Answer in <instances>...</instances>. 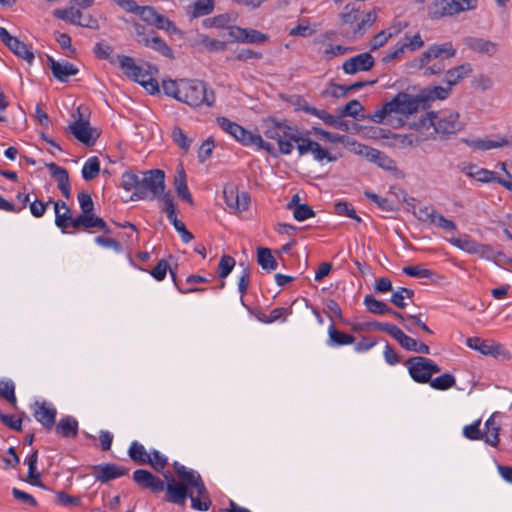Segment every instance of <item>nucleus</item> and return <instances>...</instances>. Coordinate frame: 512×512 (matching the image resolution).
<instances>
[{
    "label": "nucleus",
    "instance_id": "f257e3e1",
    "mask_svg": "<svg viewBox=\"0 0 512 512\" xmlns=\"http://www.w3.org/2000/svg\"><path fill=\"white\" fill-rule=\"evenodd\" d=\"M173 468L180 481H177L169 471L163 473L167 482L164 500L184 506L189 498L193 509L207 511L211 500L201 475L196 470L189 469L177 461L173 463Z\"/></svg>",
    "mask_w": 512,
    "mask_h": 512
},
{
    "label": "nucleus",
    "instance_id": "f03ea898",
    "mask_svg": "<svg viewBox=\"0 0 512 512\" xmlns=\"http://www.w3.org/2000/svg\"><path fill=\"white\" fill-rule=\"evenodd\" d=\"M162 89L165 95L175 98L190 107L206 105L212 106L215 102L213 90L208 89L205 82L193 79L162 81Z\"/></svg>",
    "mask_w": 512,
    "mask_h": 512
},
{
    "label": "nucleus",
    "instance_id": "7ed1b4c3",
    "mask_svg": "<svg viewBox=\"0 0 512 512\" xmlns=\"http://www.w3.org/2000/svg\"><path fill=\"white\" fill-rule=\"evenodd\" d=\"M217 123L222 130L233 136L241 144L245 146H256L258 149L265 150L274 157L277 156L274 145L264 141L260 134L252 133L226 117H218Z\"/></svg>",
    "mask_w": 512,
    "mask_h": 512
},
{
    "label": "nucleus",
    "instance_id": "20e7f679",
    "mask_svg": "<svg viewBox=\"0 0 512 512\" xmlns=\"http://www.w3.org/2000/svg\"><path fill=\"white\" fill-rule=\"evenodd\" d=\"M165 190V173L160 169H151L141 172L139 185L130 196V201L149 199L153 200L163 194Z\"/></svg>",
    "mask_w": 512,
    "mask_h": 512
},
{
    "label": "nucleus",
    "instance_id": "39448f33",
    "mask_svg": "<svg viewBox=\"0 0 512 512\" xmlns=\"http://www.w3.org/2000/svg\"><path fill=\"white\" fill-rule=\"evenodd\" d=\"M456 55V49L453 47L451 42H445L441 44H433L426 51L421 54V57L417 60V66L419 68L424 67L432 59H444L452 58ZM445 69V65L442 60L434 63L433 65L427 66L424 69V75L440 74Z\"/></svg>",
    "mask_w": 512,
    "mask_h": 512
},
{
    "label": "nucleus",
    "instance_id": "423d86ee",
    "mask_svg": "<svg viewBox=\"0 0 512 512\" xmlns=\"http://www.w3.org/2000/svg\"><path fill=\"white\" fill-rule=\"evenodd\" d=\"M263 134L268 139L277 141L278 149L281 154L289 155L293 151V144L290 139L295 131V128L287 125L284 122L276 121L274 118H269L263 121Z\"/></svg>",
    "mask_w": 512,
    "mask_h": 512
},
{
    "label": "nucleus",
    "instance_id": "0eeeda50",
    "mask_svg": "<svg viewBox=\"0 0 512 512\" xmlns=\"http://www.w3.org/2000/svg\"><path fill=\"white\" fill-rule=\"evenodd\" d=\"M477 0H435L427 8L430 19L452 16L476 7Z\"/></svg>",
    "mask_w": 512,
    "mask_h": 512
},
{
    "label": "nucleus",
    "instance_id": "6e6552de",
    "mask_svg": "<svg viewBox=\"0 0 512 512\" xmlns=\"http://www.w3.org/2000/svg\"><path fill=\"white\" fill-rule=\"evenodd\" d=\"M409 375L417 383H428L433 374L439 373L441 368L432 359L423 356H414L404 363Z\"/></svg>",
    "mask_w": 512,
    "mask_h": 512
},
{
    "label": "nucleus",
    "instance_id": "1a4fd4ad",
    "mask_svg": "<svg viewBox=\"0 0 512 512\" xmlns=\"http://www.w3.org/2000/svg\"><path fill=\"white\" fill-rule=\"evenodd\" d=\"M460 115L454 111H442L429 113V122L437 133L452 134L463 129L464 123L460 121Z\"/></svg>",
    "mask_w": 512,
    "mask_h": 512
},
{
    "label": "nucleus",
    "instance_id": "9d476101",
    "mask_svg": "<svg viewBox=\"0 0 512 512\" xmlns=\"http://www.w3.org/2000/svg\"><path fill=\"white\" fill-rule=\"evenodd\" d=\"M72 117L75 120L69 124L68 130L84 145H94L99 137V132L90 125L88 120L83 119L80 107H78L76 112L72 114Z\"/></svg>",
    "mask_w": 512,
    "mask_h": 512
},
{
    "label": "nucleus",
    "instance_id": "9b49d317",
    "mask_svg": "<svg viewBox=\"0 0 512 512\" xmlns=\"http://www.w3.org/2000/svg\"><path fill=\"white\" fill-rule=\"evenodd\" d=\"M290 143L297 144V150L300 156L311 153L317 161H323L326 159L327 161L332 162L335 160V158L332 157L326 149L321 147L318 142L303 137L297 129H295L292 138L290 139Z\"/></svg>",
    "mask_w": 512,
    "mask_h": 512
},
{
    "label": "nucleus",
    "instance_id": "f8f14e48",
    "mask_svg": "<svg viewBox=\"0 0 512 512\" xmlns=\"http://www.w3.org/2000/svg\"><path fill=\"white\" fill-rule=\"evenodd\" d=\"M223 198L230 213L246 211L250 205V196L247 192H239L234 183H227L223 188Z\"/></svg>",
    "mask_w": 512,
    "mask_h": 512
},
{
    "label": "nucleus",
    "instance_id": "ddd939ff",
    "mask_svg": "<svg viewBox=\"0 0 512 512\" xmlns=\"http://www.w3.org/2000/svg\"><path fill=\"white\" fill-rule=\"evenodd\" d=\"M422 99L414 97L405 92H399L388 103L389 109L392 113L401 115H412L419 109Z\"/></svg>",
    "mask_w": 512,
    "mask_h": 512
},
{
    "label": "nucleus",
    "instance_id": "4468645a",
    "mask_svg": "<svg viewBox=\"0 0 512 512\" xmlns=\"http://www.w3.org/2000/svg\"><path fill=\"white\" fill-rule=\"evenodd\" d=\"M133 481L141 489L149 490L154 494L166 492L167 483L157 475L145 469H137L133 472Z\"/></svg>",
    "mask_w": 512,
    "mask_h": 512
},
{
    "label": "nucleus",
    "instance_id": "2eb2a0df",
    "mask_svg": "<svg viewBox=\"0 0 512 512\" xmlns=\"http://www.w3.org/2000/svg\"><path fill=\"white\" fill-rule=\"evenodd\" d=\"M30 409L34 418L45 428L52 429L55 426L57 410L46 401H35L31 404Z\"/></svg>",
    "mask_w": 512,
    "mask_h": 512
},
{
    "label": "nucleus",
    "instance_id": "dca6fc26",
    "mask_svg": "<svg viewBox=\"0 0 512 512\" xmlns=\"http://www.w3.org/2000/svg\"><path fill=\"white\" fill-rule=\"evenodd\" d=\"M129 472L128 468L113 463L99 464L92 466V474L97 481L102 483L122 477Z\"/></svg>",
    "mask_w": 512,
    "mask_h": 512
},
{
    "label": "nucleus",
    "instance_id": "f3484780",
    "mask_svg": "<svg viewBox=\"0 0 512 512\" xmlns=\"http://www.w3.org/2000/svg\"><path fill=\"white\" fill-rule=\"evenodd\" d=\"M375 64L373 56L368 53H361L344 61L342 69L344 73L353 75L360 71H369Z\"/></svg>",
    "mask_w": 512,
    "mask_h": 512
},
{
    "label": "nucleus",
    "instance_id": "a211bd4d",
    "mask_svg": "<svg viewBox=\"0 0 512 512\" xmlns=\"http://www.w3.org/2000/svg\"><path fill=\"white\" fill-rule=\"evenodd\" d=\"M229 35L238 42L257 44L265 42L268 36L254 29H246L238 26H229Z\"/></svg>",
    "mask_w": 512,
    "mask_h": 512
},
{
    "label": "nucleus",
    "instance_id": "6ab92c4d",
    "mask_svg": "<svg viewBox=\"0 0 512 512\" xmlns=\"http://www.w3.org/2000/svg\"><path fill=\"white\" fill-rule=\"evenodd\" d=\"M48 65L53 76L61 82H66L70 76L78 73V68L68 61L59 62L52 57L47 56Z\"/></svg>",
    "mask_w": 512,
    "mask_h": 512
},
{
    "label": "nucleus",
    "instance_id": "aec40b11",
    "mask_svg": "<svg viewBox=\"0 0 512 512\" xmlns=\"http://www.w3.org/2000/svg\"><path fill=\"white\" fill-rule=\"evenodd\" d=\"M463 43L468 49L487 56H493L498 51L497 43L483 38L466 37L463 39Z\"/></svg>",
    "mask_w": 512,
    "mask_h": 512
},
{
    "label": "nucleus",
    "instance_id": "412c9836",
    "mask_svg": "<svg viewBox=\"0 0 512 512\" xmlns=\"http://www.w3.org/2000/svg\"><path fill=\"white\" fill-rule=\"evenodd\" d=\"M54 16L63 21H68L74 25H79L82 27H93L92 23H95L96 20L91 17H87L85 21H82V13L80 10L75 9L74 7L66 8V9H56L54 11Z\"/></svg>",
    "mask_w": 512,
    "mask_h": 512
},
{
    "label": "nucleus",
    "instance_id": "4be33fe9",
    "mask_svg": "<svg viewBox=\"0 0 512 512\" xmlns=\"http://www.w3.org/2000/svg\"><path fill=\"white\" fill-rule=\"evenodd\" d=\"M387 139V144L397 149H407L415 147L419 144V138L414 133L399 134L389 133L384 136Z\"/></svg>",
    "mask_w": 512,
    "mask_h": 512
},
{
    "label": "nucleus",
    "instance_id": "5701e85b",
    "mask_svg": "<svg viewBox=\"0 0 512 512\" xmlns=\"http://www.w3.org/2000/svg\"><path fill=\"white\" fill-rule=\"evenodd\" d=\"M136 74V76L132 77V80L141 84L147 92L152 95L160 92L159 83L153 78L150 66H148V69L139 66V71H136Z\"/></svg>",
    "mask_w": 512,
    "mask_h": 512
},
{
    "label": "nucleus",
    "instance_id": "b1692460",
    "mask_svg": "<svg viewBox=\"0 0 512 512\" xmlns=\"http://www.w3.org/2000/svg\"><path fill=\"white\" fill-rule=\"evenodd\" d=\"M303 111H305L307 114L313 115L315 117H318L321 119L324 124L331 126L336 129H345L346 124L344 121L341 120V117L333 116L332 114L328 113L326 110L317 109L315 107L311 106H304Z\"/></svg>",
    "mask_w": 512,
    "mask_h": 512
},
{
    "label": "nucleus",
    "instance_id": "393cba45",
    "mask_svg": "<svg viewBox=\"0 0 512 512\" xmlns=\"http://www.w3.org/2000/svg\"><path fill=\"white\" fill-rule=\"evenodd\" d=\"M467 345L471 349L477 350L480 353H482L483 355L496 356L497 354H500V351L502 350L501 345L482 340L479 337L468 338Z\"/></svg>",
    "mask_w": 512,
    "mask_h": 512
},
{
    "label": "nucleus",
    "instance_id": "a878e982",
    "mask_svg": "<svg viewBox=\"0 0 512 512\" xmlns=\"http://www.w3.org/2000/svg\"><path fill=\"white\" fill-rule=\"evenodd\" d=\"M58 435L65 438H75L78 434V421L72 416H65L55 426Z\"/></svg>",
    "mask_w": 512,
    "mask_h": 512
},
{
    "label": "nucleus",
    "instance_id": "bb28decb",
    "mask_svg": "<svg viewBox=\"0 0 512 512\" xmlns=\"http://www.w3.org/2000/svg\"><path fill=\"white\" fill-rule=\"evenodd\" d=\"M472 73V66L470 63H463L452 69H449L445 73L444 81L449 86L458 84L462 79L469 76Z\"/></svg>",
    "mask_w": 512,
    "mask_h": 512
},
{
    "label": "nucleus",
    "instance_id": "cd10ccee",
    "mask_svg": "<svg viewBox=\"0 0 512 512\" xmlns=\"http://www.w3.org/2000/svg\"><path fill=\"white\" fill-rule=\"evenodd\" d=\"M174 187L179 198H181L182 200L186 201L189 204H193V198L191 193L189 192L186 182V174L183 169L177 172L174 178Z\"/></svg>",
    "mask_w": 512,
    "mask_h": 512
},
{
    "label": "nucleus",
    "instance_id": "c85d7f7f",
    "mask_svg": "<svg viewBox=\"0 0 512 512\" xmlns=\"http://www.w3.org/2000/svg\"><path fill=\"white\" fill-rule=\"evenodd\" d=\"M140 44L150 47L155 51H158L165 57H173L171 48L164 42L163 39H161L158 36H155L154 32H152L151 38H144L143 40H140Z\"/></svg>",
    "mask_w": 512,
    "mask_h": 512
},
{
    "label": "nucleus",
    "instance_id": "c756f323",
    "mask_svg": "<svg viewBox=\"0 0 512 512\" xmlns=\"http://www.w3.org/2000/svg\"><path fill=\"white\" fill-rule=\"evenodd\" d=\"M7 47L18 57L26 60L28 63H32L35 56L32 50L17 37H14Z\"/></svg>",
    "mask_w": 512,
    "mask_h": 512
},
{
    "label": "nucleus",
    "instance_id": "7c9ffc66",
    "mask_svg": "<svg viewBox=\"0 0 512 512\" xmlns=\"http://www.w3.org/2000/svg\"><path fill=\"white\" fill-rule=\"evenodd\" d=\"M257 262L267 271L276 270L278 263L271 253V250L266 247H259L257 250Z\"/></svg>",
    "mask_w": 512,
    "mask_h": 512
},
{
    "label": "nucleus",
    "instance_id": "2f4dec72",
    "mask_svg": "<svg viewBox=\"0 0 512 512\" xmlns=\"http://www.w3.org/2000/svg\"><path fill=\"white\" fill-rule=\"evenodd\" d=\"M329 341L328 344L332 346H343L353 344L355 342L354 336L338 331L333 325L328 329Z\"/></svg>",
    "mask_w": 512,
    "mask_h": 512
},
{
    "label": "nucleus",
    "instance_id": "473e14b6",
    "mask_svg": "<svg viewBox=\"0 0 512 512\" xmlns=\"http://www.w3.org/2000/svg\"><path fill=\"white\" fill-rule=\"evenodd\" d=\"M499 430L500 427L495 422V415H492L485 422L483 438H485L486 443L494 447L497 446L499 444Z\"/></svg>",
    "mask_w": 512,
    "mask_h": 512
},
{
    "label": "nucleus",
    "instance_id": "72a5a7b5",
    "mask_svg": "<svg viewBox=\"0 0 512 512\" xmlns=\"http://www.w3.org/2000/svg\"><path fill=\"white\" fill-rule=\"evenodd\" d=\"M465 143L474 149L482 151L504 147L508 145V141L506 139H500L499 141H494L490 139H473L465 140Z\"/></svg>",
    "mask_w": 512,
    "mask_h": 512
},
{
    "label": "nucleus",
    "instance_id": "f704fd0d",
    "mask_svg": "<svg viewBox=\"0 0 512 512\" xmlns=\"http://www.w3.org/2000/svg\"><path fill=\"white\" fill-rule=\"evenodd\" d=\"M128 455L135 463L143 465L149 461V453L145 447L137 441H133L128 449Z\"/></svg>",
    "mask_w": 512,
    "mask_h": 512
},
{
    "label": "nucleus",
    "instance_id": "c9c22d12",
    "mask_svg": "<svg viewBox=\"0 0 512 512\" xmlns=\"http://www.w3.org/2000/svg\"><path fill=\"white\" fill-rule=\"evenodd\" d=\"M100 173V161L96 156L90 157L82 167V177L86 181L96 178Z\"/></svg>",
    "mask_w": 512,
    "mask_h": 512
},
{
    "label": "nucleus",
    "instance_id": "e433bc0d",
    "mask_svg": "<svg viewBox=\"0 0 512 512\" xmlns=\"http://www.w3.org/2000/svg\"><path fill=\"white\" fill-rule=\"evenodd\" d=\"M364 304L367 310L373 314L383 315L391 311V308L386 303L377 300L373 295H366Z\"/></svg>",
    "mask_w": 512,
    "mask_h": 512
},
{
    "label": "nucleus",
    "instance_id": "4c0bfd02",
    "mask_svg": "<svg viewBox=\"0 0 512 512\" xmlns=\"http://www.w3.org/2000/svg\"><path fill=\"white\" fill-rule=\"evenodd\" d=\"M0 397L13 406L16 405L15 384L11 379H0Z\"/></svg>",
    "mask_w": 512,
    "mask_h": 512
},
{
    "label": "nucleus",
    "instance_id": "58836bf2",
    "mask_svg": "<svg viewBox=\"0 0 512 512\" xmlns=\"http://www.w3.org/2000/svg\"><path fill=\"white\" fill-rule=\"evenodd\" d=\"M455 377L450 373H444L428 382L435 390H447L455 385Z\"/></svg>",
    "mask_w": 512,
    "mask_h": 512
},
{
    "label": "nucleus",
    "instance_id": "ea45409f",
    "mask_svg": "<svg viewBox=\"0 0 512 512\" xmlns=\"http://www.w3.org/2000/svg\"><path fill=\"white\" fill-rule=\"evenodd\" d=\"M192 17L197 18L210 14L214 9L213 0H196L192 6Z\"/></svg>",
    "mask_w": 512,
    "mask_h": 512
},
{
    "label": "nucleus",
    "instance_id": "a19ab883",
    "mask_svg": "<svg viewBox=\"0 0 512 512\" xmlns=\"http://www.w3.org/2000/svg\"><path fill=\"white\" fill-rule=\"evenodd\" d=\"M414 296V291L405 287H399L396 291H394L391 295L390 301L396 307L403 309L406 307V303L404 300L411 299Z\"/></svg>",
    "mask_w": 512,
    "mask_h": 512
},
{
    "label": "nucleus",
    "instance_id": "79ce46f5",
    "mask_svg": "<svg viewBox=\"0 0 512 512\" xmlns=\"http://www.w3.org/2000/svg\"><path fill=\"white\" fill-rule=\"evenodd\" d=\"M119 65L123 73L130 79L136 76V71H139V66L135 63L134 59L126 55H118Z\"/></svg>",
    "mask_w": 512,
    "mask_h": 512
},
{
    "label": "nucleus",
    "instance_id": "37998d69",
    "mask_svg": "<svg viewBox=\"0 0 512 512\" xmlns=\"http://www.w3.org/2000/svg\"><path fill=\"white\" fill-rule=\"evenodd\" d=\"M119 65L123 73L130 79L136 76V71H139V66L135 63L134 59L126 55H118Z\"/></svg>",
    "mask_w": 512,
    "mask_h": 512
},
{
    "label": "nucleus",
    "instance_id": "c03bdc74",
    "mask_svg": "<svg viewBox=\"0 0 512 512\" xmlns=\"http://www.w3.org/2000/svg\"><path fill=\"white\" fill-rule=\"evenodd\" d=\"M119 65L123 73L130 79L136 76V71H139V66L135 63L134 59L126 55H118Z\"/></svg>",
    "mask_w": 512,
    "mask_h": 512
},
{
    "label": "nucleus",
    "instance_id": "a18cd8bd",
    "mask_svg": "<svg viewBox=\"0 0 512 512\" xmlns=\"http://www.w3.org/2000/svg\"><path fill=\"white\" fill-rule=\"evenodd\" d=\"M449 242L455 247L466 251L471 254H475V252H479L478 244L476 241L470 239L469 237L464 238H451Z\"/></svg>",
    "mask_w": 512,
    "mask_h": 512
},
{
    "label": "nucleus",
    "instance_id": "49530a36",
    "mask_svg": "<svg viewBox=\"0 0 512 512\" xmlns=\"http://www.w3.org/2000/svg\"><path fill=\"white\" fill-rule=\"evenodd\" d=\"M167 463L168 459L166 456L162 455L158 450H152L149 453V461L146 464H149L157 472H163Z\"/></svg>",
    "mask_w": 512,
    "mask_h": 512
},
{
    "label": "nucleus",
    "instance_id": "de8ad7c7",
    "mask_svg": "<svg viewBox=\"0 0 512 512\" xmlns=\"http://www.w3.org/2000/svg\"><path fill=\"white\" fill-rule=\"evenodd\" d=\"M168 269L170 270L173 281L177 286L176 275L174 271L169 268V265L165 259H161L150 273L157 281H161L165 278Z\"/></svg>",
    "mask_w": 512,
    "mask_h": 512
},
{
    "label": "nucleus",
    "instance_id": "09e8293b",
    "mask_svg": "<svg viewBox=\"0 0 512 512\" xmlns=\"http://www.w3.org/2000/svg\"><path fill=\"white\" fill-rule=\"evenodd\" d=\"M63 211H56L55 213V224L58 228L65 232L68 228V223L72 218L71 210L67 204H62Z\"/></svg>",
    "mask_w": 512,
    "mask_h": 512
},
{
    "label": "nucleus",
    "instance_id": "8fccbe9b",
    "mask_svg": "<svg viewBox=\"0 0 512 512\" xmlns=\"http://www.w3.org/2000/svg\"><path fill=\"white\" fill-rule=\"evenodd\" d=\"M167 219L174 226L175 230L180 234V237L184 243H188L193 239L192 233L186 229L185 224L177 218L176 214L169 216Z\"/></svg>",
    "mask_w": 512,
    "mask_h": 512
},
{
    "label": "nucleus",
    "instance_id": "3c124183",
    "mask_svg": "<svg viewBox=\"0 0 512 512\" xmlns=\"http://www.w3.org/2000/svg\"><path fill=\"white\" fill-rule=\"evenodd\" d=\"M140 176L141 175H138L133 171H125L121 177V187L127 191H136L139 185Z\"/></svg>",
    "mask_w": 512,
    "mask_h": 512
},
{
    "label": "nucleus",
    "instance_id": "603ef678",
    "mask_svg": "<svg viewBox=\"0 0 512 512\" xmlns=\"http://www.w3.org/2000/svg\"><path fill=\"white\" fill-rule=\"evenodd\" d=\"M199 43L209 52H220L226 49V43L224 41L212 39L206 35L199 36Z\"/></svg>",
    "mask_w": 512,
    "mask_h": 512
},
{
    "label": "nucleus",
    "instance_id": "864d4df0",
    "mask_svg": "<svg viewBox=\"0 0 512 512\" xmlns=\"http://www.w3.org/2000/svg\"><path fill=\"white\" fill-rule=\"evenodd\" d=\"M172 139L185 152L189 150L192 140L186 136L180 127L173 128Z\"/></svg>",
    "mask_w": 512,
    "mask_h": 512
},
{
    "label": "nucleus",
    "instance_id": "5fc2aeb1",
    "mask_svg": "<svg viewBox=\"0 0 512 512\" xmlns=\"http://www.w3.org/2000/svg\"><path fill=\"white\" fill-rule=\"evenodd\" d=\"M47 168L49 169L52 177L57 181L58 186L66 184V182L69 181V175L65 168L58 166L55 163L47 164Z\"/></svg>",
    "mask_w": 512,
    "mask_h": 512
},
{
    "label": "nucleus",
    "instance_id": "6e6d98bb",
    "mask_svg": "<svg viewBox=\"0 0 512 512\" xmlns=\"http://www.w3.org/2000/svg\"><path fill=\"white\" fill-rule=\"evenodd\" d=\"M363 110L364 108L361 103L358 100L353 99L343 107L340 113V117L350 116L357 118Z\"/></svg>",
    "mask_w": 512,
    "mask_h": 512
},
{
    "label": "nucleus",
    "instance_id": "4d7b16f0",
    "mask_svg": "<svg viewBox=\"0 0 512 512\" xmlns=\"http://www.w3.org/2000/svg\"><path fill=\"white\" fill-rule=\"evenodd\" d=\"M235 266V260L229 255H223L218 265V276L222 279L226 278Z\"/></svg>",
    "mask_w": 512,
    "mask_h": 512
},
{
    "label": "nucleus",
    "instance_id": "13d9d810",
    "mask_svg": "<svg viewBox=\"0 0 512 512\" xmlns=\"http://www.w3.org/2000/svg\"><path fill=\"white\" fill-rule=\"evenodd\" d=\"M467 175L469 177L475 178L477 181L480 182H497L498 174L496 172L479 168L476 170V172H467Z\"/></svg>",
    "mask_w": 512,
    "mask_h": 512
},
{
    "label": "nucleus",
    "instance_id": "bf43d9fd",
    "mask_svg": "<svg viewBox=\"0 0 512 512\" xmlns=\"http://www.w3.org/2000/svg\"><path fill=\"white\" fill-rule=\"evenodd\" d=\"M288 313H290L289 309L284 307H277L274 308L268 316L263 315V317H260L259 320L267 324L273 323L278 320L284 321L285 315H287Z\"/></svg>",
    "mask_w": 512,
    "mask_h": 512
},
{
    "label": "nucleus",
    "instance_id": "052dcab7",
    "mask_svg": "<svg viewBox=\"0 0 512 512\" xmlns=\"http://www.w3.org/2000/svg\"><path fill=\"white\" fill-rule=\"evenodd\" d=\"M394 339L401 345L402 348L413 352L416 349L418 342V340L406 335L401 329H399Z\"/></svg>",
    "mask_w": 512,
    "mask_h": 512
},
{
    "label": "nucleus",
    "instance_id": "680f3d73",
    "mask_svg": "<svg viewBox=\"0 0 512 512\" xmlns=\"http://www.w3.org/2000/svg\"><path fill=\"white\" fill-rule=\"evenodd\" d=\"M437 211L431 206L420 207L418 211L413 210V214L418 218L419 221L424 223L432 224V219L436 215Z\"/></svg>",
    "mask_w": 512,
    "mask_h": 512
},
{
    "label": "nucleus",
    "instance_id": "e2e57ef3",
    "mask_svg": "<svg viewBox=\"0 0 512 512\" xmlns=\"http://www.w3.org/2000/svg\"><path fill=\"white\" fill-rule=\"evenodd\" d=\"M156 199H159L162 202V210L165 211L167 218L176 214L173 197L170 192L166 193L164 190L163 194H161L159 197H156Z\"/></svg>",
    "mask_w": 512,
    "mask_h": 512
},
{
    "label": "nucleus",
    "instance_id": "0e129e2a",
    "mask_svg": "<svg viewBox=\"0 0 512 512\" xmlns=\"http://www.w3.org/2000/svg\"><path fill=\"white\" fill-rule=\"evenodd\" d=\"M395 33L389 30H382L378 34H376L370 43L371 50H377L378 48L384 46L387 41L394 35Z\"/></svg>",
    "mask_w": 512,
    "mask_h": 512
},
{
    "label": "nucleus",
    "instance_id": "69168bd1",
    "mask_svg": "<svg viewBox=\"0 0 512 512\" xmlns=\"http://www.w3.org/2000/svg\"><path fill=\"white\" fill-rule=\"evenodd\" d=\"M480 420L475 421L470 425L463 428V435L471 440H480L483 438V433L480 431Z\"/></svg>",
    "mask_w": 512,
    "mask_h": 512
},
{
    "label": "nucleus",
    "instance_id": "338daca9",
    "mask_svg": "<svg viewBox=\"0 0 512 512\" xmlns=\"http://www.w3.org/2000/svg\"><path fill=\"white\" fill-rule=\"evenodd\" d=\"M432 224L445 231H455L457 229L455 222L445 218L442 214H439L438 212L436 213V215H434V219H432Z\"/></svg>",
    "mask_w": 512,
    "mask_h": 512
},
{
    "label": "nucleus",
    "instance_id": "774afa93",
    "mask_svg": "<svg viewBox=\"0 0 512 512\" xmlns=\"http://www.w3.org/2000/svg\"><path fill=\"white\" fill-rule=\"evenodd\" d=\"M359 9L355 8L352 4H347L344 7L343 12L340 14V18L343 24H352L358 18Z\"/></svg>",
    "mask_w": 512,
    "mask_h": 512
}]
</instances>
